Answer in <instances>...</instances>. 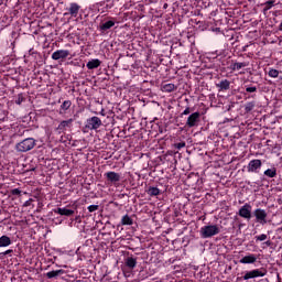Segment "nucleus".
<instances>
[{
    "mask_svg": "<svg viewBox=\"0 0 282 282\" xmlns=\"http://www.w3.org/2000/svg\"><path fill=\"white\" fill-rule=\"evenodd\" d=\"M253 216L256 217L257 224H260L261 226H265V224H268V212H265V209H254Z\"/></svg>",
    "mask_w": 282,
    "mask_h": 282,
    "instance_id": "obj_3",
    "label": "nucleus"
},
{
    "mask_svg": "<svg viewBox=\"0 0 282 282\" xmlns=\"http://www.w3.org/2000/svg\"><path fill=\"white\" fill-rule=\"evenodd\" d=\"M29 54H30V56H34V54H36V52L34 51V48H31V50H29Z\"/></svg>",
    "mask_w": 282,
    "mask_h": 282,
    "instance_id": "obj_38",
    "label": "nucleus"
},
{
    "mask_svg": "<svg viewBox=\"0 0 282 282\" xmlns=\"http://www.w3.org/2000/svg\"><path fill=\"white\" fill-rule=\"evenodd\" d=\"M54 213L56 215H62L64 217H72V215H74V210L73 209H67L65 207H63V208L58 207V208L54 209Z\"/></svg>",
    "mask_w": 282,
    "mask_h": 282,
    "instance_id": "obj_12",
    "label": "nucleus"
},
{
    "mask_svg": "<svg viewBox=\"0 0 282 282\" xmlns=\"http://www.w3.org/2000/svg\"><path fill=\"white\" fill-rule=\"evenodd\" d=\"M67 12H68V14H70V17L76 19V17H78V12H80V4H78L76 2H72L69 4V8H67Z\"/></svg>",
    "mask_w": 282,
    "mask_h": 282,
    "instance_id": "obj_9",
    "label": "nucleus"
},
{
    "mask_svg": "<svg viewBox=\"0 0 282 282\" xmlns=\"http://www.w3.org/2000/svg\"><path fill=\"white\" fill-rule=\"evenodd\" d=\"M61 274H65V270L59 269V270H55V271H50L45 274L46 279H56L58 276H61Z\"/></svg>",
    "mask_w": 282,
    "mask_h": 282,
    "instance_id": "obj_18",
    "label": "nucleus"
},
{
    "mask_svg": "<svg viewBox=\"0 0 282 282\" xmlns=\"http://www.w3.org/2000/svg\"><path fill=\"white\" fill-rule=\"evenodd\" d=\"M116 25V22L113 20L106 21L99 25L100 32H107V30H111Z\"/></svg>",
    "mask_w": 282,
    "mask_h": 282,
    "instance_id": "obj_15",
    "label": "nucleus"
},
{
    "mask_svg": "<svg viewBox=\"0 0 282 282\" xmlns=\"http://www.w3.org/2000/svg\"><path fill=\"white\" fill-rule=\"evenodd\" d=\"M148 195H150V197H158V195H160V188L149 187Z\"/></svg>",
    "mask_w": 282,
    "mask_h": 282,
    "instance_id": "obj_24",
    "label": "nucleus"
},
{
    "mask_svg": "<svg viewBox=\"0 0 282 282\" xmlns=\"http://www.w3.org/2000/svg\"><path fill=\"white\" fill-rule=\"evenodd\" d=\"M101 116H105V113L101 112Z\"/></svg>",
    "mask_w": 282,
    "mask_h": 282,
    "instance_id": "obj_43",
    "label": "nucleus"
},
{
    "mask_svg": "<svg viewBox=\"0 0 282 282\" xmlns=\"http://www.w3.org/2000/svg\"><path fill=\"white\" fill-rule=\"evenodd\" d=\"M100 65H102V62H100V59H98V58H95V59H90L86 64V67H87V69H98V67H100Z\"/></svg>",
    "mask_w": 282,
    "mask_h": 282,
    "instance_id": "obj_16",
    "label": "nucleus"
},
{
    "mask_svg": "<svg viewBox=\"0 0 282 282\" xmlns=\"http://www.w3.org/2000/svg\"><path fill=\"white\" fill-rule=\"evenodd\" d=\"M265 239H268V235H265V234H262L260 236H256L257 241H265Z\"/></svg>",
    "mask_w": 282,
    "mask_h": 282,
    "instance_id": "obj_32",
    "label": "nucleus"
},
{
    "mask_svg": "<svg viewBox=\"0 0 282 282\" xmlns=\"http://www.w3.org/2000/svg\"><path fill=\"white\" fill-rule=\"evenodd\" d=\"M264 243H265V246H271L272 242L267 241V242H264Z\"/></svg>",
    "mask_w": 282,
    "mask_h": 282,
    "instance_id": "obj_42",
    "label": "nucleus"
},
{
    "mask_svg": "<svg viewBox=\"0 0 282 282\" xmlns=\"http://www.w3.org/2000/svg\"><path fill=\"white\" fill-rule=\"evenodd\" d=\"M126 265L130 270H133L135 268V265H138V260L135 258H133V257H128L126 259Z\"/></svg>",
    "mask_w": 282,
    "mask_h": 282,
    "instance_id": "obj_21",
    "label": "nucleus"
},
{
    "mask_svg": "<svg viewBox=\"0 0 282 282\" xmlns=\"http://www.w3.org/2000/svg\"><path fill=\"white\" fill-rule=\"evenodd\" d=\"M36 147V140L34 138H26L15 144V151L19 153H28Z\"/></svg>",
    "mask_w": 282,
    "mask_h": 282,
    "instance_id": "obj_1",
    "label": "nucleus"
},
{
    "mask_svg": "<svg viewBox=\"0 0 282 282\" xmlns=\"http://www.w3.org/2000/svg\"><path fill=\"white\" fill-rule=\"evenodd\" d=\"M177 89V87L175 86V84H165L162 87V91H165L166 94H171V91H175Z\"/></svg>",
    "mask_w": 282,
    "mask_h": 282,
    "instance_id": "obj_22",
    "label": "nucleus"
},
{
    "mask_svg": "<svg viewBox=\"0 0 282 282\" xmlns=\"http://www.w3.org/2000/svg\"><path fill=\"white\" fill-rule=\"evenodd\" d=\"M121 225L122 226H133V219H131L129 217V215H124L122 218H121Z\"/></svg>",
    "mask_w": 282,
    "mask_h": 282,
    "instance_id": "obj_23",
    "label": "nucleus"
},
{
    "mask_svg": "<svg viewBox=\"0 0 282 282\" xmlns=\"http://www.w3.org/2000/svg\"><path fill=\"white\" fill-rule=\"evenodd\" d=\"M268 76H270V78H279V70L274 68H270Z\"/></svg>",
    "mask_w": 282,
    "mask_h": 282,
    "instance_id": "obj_28",
    "label": "nucleus"
},
{
    "mask_svg": "<svg viewBox=\"0 0 282 282\" xmlns=\"http://www.w3.org/2000/svg\"><path fill=\"white\" fill-rule=\"evenodd\" d=\"M56 268H67V265L55 264Z\"/></svg>",
    "mask_w": 282,
    "mask_h": 282,
    "instance_id": "obj_39",
    "label": "nucleus"
},
{
    "mask_svg": "<svg viewBox=\"0 0 282 282\" xmlns=\"http://www.w3.org/2000/svg\"><path fill=\"white\" fill-rule=\"evenodd\" d=\"M191 113V107L185 108V110L182 112V116H188Z\"/></svg>",
    "mask_w": 282,
    "mask_h": 282,
    "instance_id": "obj_36",
    "label": "nucleus"
},
{
    "mask_svg": "<svg viewBox=\"0 0 282 282\" xmlns=\"http://www.w3.org/2000/svg\"><path fill=\"white\" fill-rule=\"evenodd\" d=\"M23 102H25V97L23 96V94H19L15 99V105H21Z\"/></svg>",
    "mask_w": 282,
    "mask_h": 282,
    "instance_id": "obj_30",
    "label": "nucleus"
},
{
    "mask_svg": "<svg viewBox=\"0 0 282 282\" xmlns=\"http://www.w3.org/2000/svg\"><path fill=\"white\" fill-rule=\"evenodd\" d=\"M11 195H21V189H19V188H13V189L11 191Z\"/></svg>",
    "mask_w": 282,
    "mask_h": 282,
    "instance_id": "obj_35",
    "label": "nucleus"
},
{
    "mask_svg": "<svg viewBox=\"0 0 282 282\" xmlns=\"http://www.w3.org/2000/svg\"><path fill=\"white\" fill-rule=\"evenodd\" d=\"M272 8H274V1L269 0V1L264 2L263 12H268V10H272Z\"/></svg>",
    "mask_w": 282,
    "mask_h": 282,
    "instance_id": "obj_26",
    "label": "nucleus"
},
{
    "mask_svg": "<svg viewBox=\"0 0 282 282\" xmlns=\"http://www.w3.org/2000/svg\"><path fill=\"white\" fill-rule=\"evenodd\" d=\"M219 91H228L230 89V82L228 79H223L216 85Z\"/></svg>",
    "mask_w": 282,
    "mask_h": 282,
    "instance_id": "obj_17",
    "label": "nucleus"
},
{
    "mask_svg": "<svg viewBox=\"0 0 282 282\" xmlns=\"http://www.w3.org/2000/svg\"><path fill=\"white\" fill-rule=\"evenodd\" d=\"M184 147H186V142H180V143H175V149H184Z\"/></svg>",
    "mask_w": 282,
    "mask_h": 282,
    "instance_id": "obj_34",
    "label": "nucleus"
},
{
    "mask_svg": "<svg viewBox=\"0 0 282 282\" xmlns=\"http://www.w3.org/2000/svg\"><path fill=\"white\" fill-rule=\"evenodd\" d=\"M248 63L247 62H236L234 64H231L230 69H232V72H239V69H242V67H248Z\"/></svg>",
    "mask_w": 282,
    "mask_h": 282,
    "instance_id": "obj_20",
    "label": "nucleus"
},
{
    "mask_svg": "<svg viewBox=\"0 0 282 282\" xmlns=\"http://www.w3.org/2000/svg\"><path fill=\"white\" fill-rule=\"evenodd\" d=\"M164 8H166V4H164Z\"/></svg>",
    "mask_w": 282,
    "mask_h": 282,
    "instance_id": "obj_46",
    "label": "nucleus"
},
{
    "mask_svg": "<svg viewBox=\"0 0 282 282\" xmlns=\"http://www.w3.org/2000/svg\"><path fill=\"white\" fill-rule=\"evenodd\" d=\"M238 215L239 217H242V219H252V205L246 203L242 207H240Z\"/></svg>",
    "mask_w": 282,
    "mask_h": 282,
    "instance_id": "obj_5",
    "label": "nucleus"
},
{
    "mask_svg": "<svg viewBox=\"0 0 282 282\" xmlns=\"http://www.w3.org/2000/svg\"><path fill=\"white\" fill-rule=\"evenodd\" d=\"M105 177L110 184H118V182H120V174L116 172H107Z\"/></svg>",
    "mask_w": 282,
    "mask_h": 282,
    "instance_id": "obj_11",
    "label": "nucleus"
},
{
    "mask_svg": "<svg viewBox=\"0 0 282 282\" xmlns=\"http://www.w3.org/2000/svg\"><path fill=\"white\" fill-rule=\"evenodd\" d=\"M259 276H265V273L262 272L261 270L259 269H256V270H252V271H248L243 276V281H248L250 279H257Z\"/></svg>",
    "mask_w": 282,
    "mask_h": 282,
    "instance_id": "obj_8",
    "label": "nucleus"
},
{
    "mask_svg": "<svg viewBox=\"0 0 282 282\" xmlns=\"http://www.w3.org/2000/svg\"><path fill=\"white\" fill-rule=\"evenodd\" d=\"M246 91L247 94H254L257 93V86H247Z\"/></svg>",
    "mask_w": 282,
    "mask_h": 282,
    "instance_id": "obj_31",
    "label": "nucleus"
},
{
    "mask_svg": "<svg viewBox=\"0 0 282 282\" xmlns=\"http://www.w3.org/2000/svg\"><path fill=\"white\" fill-rule=\"evenodd\" d=\"M69 107H72V100H65V101L61 105L62 111H67V109H69Z\"/></svg>",
    "mask_w": 282,
    "mask_h": 282,
    "instance_id": "obj_29",
    "label": "nucleus"
},
{
    "mask_svg": "<svg viewBox=\"0 0 282 282\" xmlns=\"http://www.w3.org/2000/svg\"><path fill=\"white\" fill-rule=\"evenodd\" d=\"M99 206L98 205H90L88 206V212L89 213H96L98 210Z\"/></svg>",
    "mask_w": 282,
    "mask_h": 282,
    "instance_id": "obj_33",
    "label": "nucleus"
},
{
    "mask_svg": "<svg viewBox=\"0 0 282 282\" xmlns=\"http://www.w3.org/2000/svg\"><path fill=\"white\" fill-rule=\"evenodd\" d=\"M8 246H12V239L8 236H1L0 248H8Z\"/></svg>",
    "mask_w": 282,
    "mask_h": 282,
    "instance_id": "obj_19",
    "label": "nucleus"
},
{
    "mask_svg": "<svg viewBox=\"0 0 282 282\" xmlns=\"http://www.w3.org/2000/svg\"><path fill=\"white\" fill-rule=\"evenodd\" d=\"M199 232L203 239H210V237L219 235L221 232V229H219V226L217 225H207L202 227Z\"/></svg>",
    "mask_w": 282,
    "mask_h": 282,
    "instance_id": "obj_2",
    "label": "nucleus"
},
{
    "mask_svg": "<svg viewBox=\"0 0 282 282\" xmlns=\"http://www.w3.org/2000/svg\"><path fill=\"white\" fill-rule=\"evenodd\" d=\"M261 166H262L261 160L254 159L248 163L247 171L248 173H258Z\"/></svg>",
    "mask_w": 282,
    "mask_h": 282,
    "instance_id": "obj_7",
    "label": "nucleus"
},
{
    "mask_svg": "<svg viewBox=\"0 0 282 282\" xmlns=\"http://www.w3.org/2000/svg\"><path fill=\"white\" fill-rule=\"evenodd\" d=\"M69 56V51L67 50H57L52 54L53 61H61V58H67Z\"/></svg>",
    "mask_w": 282,
    "mask_h": 282,
    "instance_id": "obj_10",
    "label": "nucleus"
},
{
    "mask_svg": "<svg viewBox=\"0 0 282 282\" xmlns=\"http://www.w3.org/2000/svg\"><path fill=\"white\" fill-rule=\"evenodd\" d=\"M13 252H14V250L8 249L7 251H4V252H2V253H0V254H2L3 257H6V254H12Z\"/></svg>",
    "mask_w": 282,
    "mask_h": 282,
    "instance_id": "obj_37",
    "label": "nucleus"
},
{
    "mask_svg": "<svg viewBox=\"0 0 282 282\" xmlns=\"http://www.w3.org/2000/svg\"><path fill=\"white\" fill-rule=\"evenodd\" d=\"M256 262H257V256L252 253L245 256L242 259L239 260V263H243V264H250Z\"/></svg>",
    "mask_w": 282,
    "mask_h": 282,
    "instance_id": "obj_14",
    "label": "nucleus"
},
{
    "mask_svg": "<svg viewBox=\"0 0 282 282\" xmlns=\"http://www.w3.org/2000/svg\"><path fill=\"white\" fill-rule=\"evenodd\" d=\"M102 127V120L98 117H91L86 120V129H89L90 131H96L97 129H100Z\"/></svg>",
    "mask_w": 282,
    "mask_h": 282,
    "instance_id": "obj_4",
    "label": "nucleus"
},
{
    "mask_svg": "<svg viewBox=\"0 0 282 282\" xmlns=\"http://www.w3.org/2000/svg\"><path fill=\"white\" fill-rule=\"evenodd\" d=\"M101 116H105V113L101 112Z\"/></svg>",
    "mask_w": 282,
    "mask_h": 282,
    "instance_id": "obj_44",
    "label": "nucleus"
},
{
    "mask_svg": "<svg viewBox=\"0 0 282 282\" xmlns=\"http://www.w3.org/2000/svg\"><path fill=\"white\" fill-rule=\"evenodd\" d=\"M54 260L56 261V257H54Z\"/></svg>",
    "mask_w": 282,
    "mask_h": 282,
    "instance_id": "obj_45",
    "label": "nucleus"
},
{
    "mask_svg": "<svg viewBox=\"0 0 282 282\" xmlns=\"http://www.w3.org/2000/svg\"><path fill=\"white\" fill-rule=\"evenodd\" d=\"M24 206H30V200H26V202L24 203Z\"/></svg>",
    "mask_w": 282,
    "mask_h": 282,
    "instance_id": "obj_40",
    "label": "nucleus"
},
{
    "mask_svg": "<svg viewBox=\"0 0 282 282\" xmlns=\"http://www.w3.org/2000/svg\"><path fill=\"white\" fill-rule=\"evenodd\" d=\"M254 107H256L254 101L247 102L245 106L246 113H250V111H252V109H254Z\"/></svg>",
    "mask_w": 282,
    "mask_h": 282,
    "instance_id": "obj_27",
    "label": "nucleus"
},
{
    "mask_svg": "<svg viewBox=\"0 0 282 282\" xmlns=\"http://www.w3.org/2000/svg\"><path fill=\"white\" fill-rule=\"evenodd\" d=\"M75 221H80V216H77V217L75 218Z\"/></svg>",
    "mask_w": 282,
    "mask_h": 282,
    "instance_id": "obj_41",
    "label": "nucleus"
},
{
    "mask_svg": "<svg viewBox=\"0 0 282 282\" xmlns=\"http://www.w3.org/2000/svg\"><path fill=\"white\" fill-rule=\"evenodd\" d=\"M199 118H200L199 112L197 111L193 112L187 118L186 127H188L189 129H193V127H197V124H199Z\"/></svg>",
    "mask_w": 282,
    "mask_h": 282,
    "instance_id": "obj_6",
    "label": "nucleus"
},
{
    "mask_svg": "<svg viewBox=\"0 0 282 282\" xmlns=\"http://www.w3.org/2000/svg\"><path fill=\"white\" fill-rule=\"evenodd\" d=\"M264 175L271 178L274 177L276 175V167L265 170Z\"/></svg>",
    "mask_w": 282,
    "mask_h": 282,
    "instance_id": "obj_25",
    "label": "nucleus"
},
{
    "mask_svg": "<svg viewBox=\"0 0 282 282\" xmlns=\"http://www.w3.org/2000/svg\"><path fill=\"white\" fill-rule=\"evenodd\" d=\"M72 122H74V119H68V120L62 121V122L58 124V127H57L58 133H63L66 129H68L69 127H72Z\"/></svg>",
    "mask_w": 282,
    "mask_h": 282,
    "instance_id": "obj_13",
    "label": "nucleus"
}]
</instances>
